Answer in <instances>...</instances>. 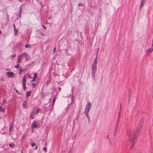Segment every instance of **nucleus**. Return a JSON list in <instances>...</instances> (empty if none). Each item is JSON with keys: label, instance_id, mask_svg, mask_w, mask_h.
I'll return each instance as SVG.
<instances>
[{"label": "nucleus", "instance_id": "f257e3e1", "mask_svg": "<svg viewBox=\"0 0 153 153\" xmlns=\"http://www.w3.org/2000/svg\"><path fill=\"white\" fill-rule=\"evenodd\" d=\"M40 109L37 107H33V111L31 112L30 117V119H33L34 118V115H36L39 112Z\"/></svg>", "mask_w": 153, "mask_h": 153}, {"label": "nucleus", "instance_id": "f03ea898", "mask_svg": "<svg viewBox=\"0 0 153 153\" xmlns=\"http://www.w3.org/2000/svg\"><path fill=\"white\" fill-rule=\"evenodd\" d=\"M91 108V102H89L87 103L85 106V107L84 111V113L85 114L88 119H89V116L88 115V112Z\"/></svg>", "mask_w": 153, "mask_h": 153}, {"label": "nucleus", "instance_id": "7ed1b4c3", "mask_svg": "<svg viewBox=\"0 0 153 153\" xmlns=\"http://www.w3.org/2000/svg\"><path fill=\"white\" fill-rule=\"evenodd\" d=\"M97 70V65H92L91 74L92 77L94 79H95V73Z\"/></svg>", "mask_w": 153, "mask_h": 153}, {"label": "nucleus", "instance_id": "20e7f679", "mask_svg": "<svg viewBox=\"0 0 153 153\" xmlns=\"http://www.w3.org/2000/svg\"><path fill=\"white\" fill-rule=\"evenodd\" d=\"M134 131L133 129H131L130 131L127 133L128 135L130 140H133L134 137Z\"/></svg>", "mask_w": 153, "mask_h": 153}, {"label": "nucleus", "instance_id": "39448f33", "mask_svg": "<svg viewBox=\"0 0 153 153\" xmlns=\"http://www.w3.org/2000/svg\"><path fill=\"white\" fill-rule=\"evenodd\" d=\"M142 128V127H140L138 128V126H137L136 130L134 133V138H135L136 140H137V137L139 135V134L141 132L140 129Z\"/></svg>", "mask_w": 153, "mask_h": 153}, {"label": "nucleus", "instance_id": "423d86ee", "mask_svg": "<svg viewBox=\"0 0 153 153\" xmlns=\"http://www.w3.org/2000/svg\"><path fill=\"white\" fill-rule=\"evenodd\" d=\"M6 74L8 78L11 77L13 78L15 76V74L13 72H6Z\"/></svg>", "mask_w": 153, "mask_h": 153}, {"label": "nucleus", "instance_id": "0eeeda50", "mask_svg": "<svg viewBox=\"0 0 153 153\" xmlns=\"http://www.w3.org/2000/svg\"><path fill=\"white\" fill-rule=\"evenodd\" d=\"M144 121V117H143L141 118V119L140 120L139 122L138 125V128L140 127H142L143 126V122Z\"/></svg>", "mask_w": 153, "mask_h": 153}, {"label": "nucleus", "instance_id": "6e6552de", "mask_svg": "<svg viewBox=\"0 0 153 153\" xmlns=\"http://www.w3.org/2000/svg\"><path fill=\"white\" fill-rule=\"evenodd\" d=\"M37 122L36 121H34L32 124L31 127L32 128H36L37 127L38 125L36 124Z\"/></svg>", "mask_w": 153, "mask_h": 153}, {"label": "nucleus", "instance_id": "1a4fd4ad", "mask_svg": "<svg viewBox=\"0 0 153 153\" xmlns=\"http://www.w3.org/2000/svg\"><path fill=\"white\" fill-rule=\"evenodd\" d=\"M97 53L96 58L94 59L93 63L92 64H93L95 65H97Z\"/></svg>", "mask_w": 153, "mask_h": 153}, {"label": "nucleus", "instance_id": "9d476101", "mask_svg": "<svg viewBox=\"0 0 153 153\" xmlns=\"http://www.w3.org/2000/svg\"><path fill=\"white\" fill-rule=\"evenodd\" d=\"M22 54H20L18 56V60L17 62V63H19L22 60Z\"/></svg>", "mask_w": 153, "mask_h": 153}, {"label": "nucleus", "instance_id": "9b49d317", "mask_svg": "<svg viewBox=\"0 0 153 153\" xmlns=\"http://www.w3.org/2000/svg\"><path fill=\"white\" fill-rule=\"evenodd\" d=\"M132 144L131 145V147L130 150H131L132 149L133 147L134 146V145L135 143L136 142V140L135 138H134V139H133V140H132Z\"/></svg>", "mask_w": 153, "mask_h": 153}, {"label": "nucleus", "instance_id": "f8f14e48", "mask_svg": "<svg viewBox=\"0 0 153 153\" xmlns=\"http://www.w3.org/2000/svg\"><path fill=\"white\" fill-rule=\"evenodd\" d=\"M153 50V47L152 49L148 48L146 50V52L147 54H149Z\"/></svg>", "mask_w": 153, "mask_h": 153}, {"label": "nucleus", "instance_id": "ddd939ff", "mask_svg": "<svg viewBox=\"0 0 153 153\" xmlns=\"http://www.w3.org/2000/svg\"><path fill=\"white\" fill-rule=\"evenodd\" d=\"M22 13V6H21L20 7L19 12V14H18V16L19 18H20L21 17Z\"/></svg>", "mask_w": 153, "mask_h": 153}, {"label": "nucleus", "instance_id": "4468645a", "mask_svg": "<svg viewBox=\"0 0 153 153\" xmlns=\"http://www.w3.org/2000/svg\"><path fill=\"white\" fill-rule=\"evenodd\" d=\"M13 126V124L10 123V128H9V131L10 132H11V130L13 128V127L12 126Z\"/></svg>", "mask_w": 153, "mask_h": 153}, {"label": "nucleus", "instance_id": "2eb2a0df", "mask_svg": "<svg viewBox=\"0 0 153 153\" xmlns=\"http://www.w3.org/2000/svg\"><path fill=\"white\" fill-rule=\"evenodd\" d=\"M31 91H29L27 92L26 95V97L27 98L29 96H30L31 95Z\"/></svg>", "mask_w": 153, "mask_h": 153}, {"label": "nucleus", "instance_id": "dca6fc26", "mask_svg": "<svg viewBox=\"0 0 153 153\" xmlns=\"http://www.w3.org/2000/svg\"><path fill=\"white\" fill-rule=\"evenodd\" d=\"M27 101H25L23 102L22 105L23 106L25 107V108H26L27 107Z\"/></svg>", "mask_w": 153, "mask_h": 153}, {"label": "nucleus", "instance_id": "f3484780", "mask_svg": "<svg viewBox=\"0 0 153 153\" xmlns=\"http://www.w3.org/2000/svg\"><path fill=\"white\" fill-rule=\"evenodd\" d=\"M26 79L25 77V75L24 76L23 79V83L26 84Z\"/></svg>", "mask_w": 153, "mask_h": 153}, {"label": "nucleus", "instance_id": "a211bd4d", "mask_svg": "<svg viewBox=\"0 0 153 153\" xmlns=\"http://www.w3.org/2000/svg\"><path fill=\"white\" fill-rule=\"evenodd\" d=\"M120 114H121L120 112H119V113H118V116L117 120V123H118L119 122V118H120Z\"/></svg>", "mask_w": 153, "mask_h": 153}, {"label": "nucleus", "instance_id": "6ab92c4d", "mask_svg": "<svg viewBox=\"0 0 153 153\" xmlns=\"http://www.w3.org/2000/svg\"><path fill=\"white\" fill-rule=\"evenodd\" d=\"M18 32V30L16 29V28L15 29H14V33L15 35L16 36Z\"/></svg>", "mask_w": 153, "mask_h": 153}, {"label": "nucleus", "instance_id": "aec40b11", "mask_svg": "<svg viewBox=\"0 0 153 153\" xmlns=\"http://www.w3.org/2000/svg\"><path fill=\"white\" fill-rule=\"evenodd\" d=\"M23 90L25 91L26 89V84L23 83Z\"/></svg>", "mask_w": 153, "mask_h": 153}, {"label": "nucleus", "instance_id": "412c9836", "mask_svg": "<svg viewBox=\"0 0 153 153\" xmlns=\"http://www.w3.org/2000/svg\"><path fill=\"white\" fill-rule=\"evenodd\" d=\"M145 3H143V2H141L140 6V9H141L142 7L143 6V4Z\"/></svg>", "mask_w": 153, "mask_h": 153}, {"label": "nucleus", "instance_id": "4be33fe9", "mask_svg": "<svg viewBox=\"0 0 153 153\" xmlns=\"http://www.w3.org/2000/svg\"><path fill=\"white\" fill-rule=\"evenodd\" d=\"M25 47L26 48H30V45L29 44H27L25 45Z\"/></svg>", "mask_w": 153, "mask_h": 153}, {"label": "nucleus", "instance_id": "5701e85b", "mask_svg": "<svg viewBox=\"0 0 153 153\" xmlns=\"http://www.w3.org/2000/svg\"><path fill=\"white\" fill-rule=\"evenodd\" d=\"M0 111H2L3 112H4L5 111V110L4 108H1V107L0 106Z\"/></svg>", "mask_w": 153, "mask_h": 153}, {"label": "nucleus", "instance_id": "b1692460", "mask_svg": "<svg viewBox=\"0 0 153 153\" xmlns=\"http://www.w3.org/2000/svg\"><path fill=\"white\" fill-rule=\"evenodd\" d=\"M9 146H10V147H11V148H14V144H10Z\"/></svg>", "mask_w": 153, "mask_h": 153}, {"label": "nucleus", "instance_id": "393cba45", "mask_svg": "<svg viewBox=\"0 0 153 153\" xmlns=\"http://www.w3.org/2000/svg\"><path fill=\"white\" fill-rule=\"evenodd\" d=\"M14 89L15 90V91L17 94H18V95H20V93L18 91V90L17 89H16L15 88Z\"/></svg>", "mask_w": 153, "mask_h": 153}, {"label": "nucleus", "instance_id": "a878e982", "mask_svg": "<svg viewBox=\"0 0 153 153\" xmlns=\"http://www.w3.org/2000/svg\"><path fill=\"white\" fill-rule=\"evenodd\" d=\"M0 81H4V78L3 77H1L0 78Z\"/></svg>", "mask_w": 153, "mask_h": 153}, {"label": "nucleus", "instance_id": "bb28decb", "mask_svg": "<svg viewBox=\"0 0 153 153\" xmlns=\"http://www.w3.org/2000/svg\"><path fill=\"white\" fill-rule=\"evenodd\" d=\"M55 101V97L53 99V102H52V105H54V102Z\"/></svg>", "mask_w": 153, "mask_h": 153}, {"label": "nucleus", "instance_id": "cd10ccee", "mask_svg": "<svg viewBox=\"0 0 153 153\" xmlns=\"http://www.w3.org/2000/svg\"><path fill=\"white\" fill-rule=\"evenodd\" d=\"M19 64H18L17 65H16L15 66V68H19Z\"/></svg>", "mask_w": 153, "mask_h": 153}, {"label": "nucleus", "instance_id": "c85d7f7f", "mask_svg": "<svg viewBox=\"0 0 153 153\" xmlns=\"http://www.w3.org/2000/svg\"><path fill=\"white\" fill-rule=\"evenodd\" d=\"M35 79H36V78H35V77H33V79L32 80H31L30 81L31 82H34V81Z\"/></svg>", "mask_w": 153, "mask_h": 153}, {"label": "nucleus", "instance_id": "c756f323", "mask_svg": "<svg viewBox=\"0 0 153 153\" xmlns=\"http://www.w3.org/2000/svg\"><path fill=\"white\" fill-rule=\"evenodd\" d=\"M83 6V4L81 3H79L78 4V6Z\"/></svg>", "mask_w": 153, "mask_h": 153}, {"label": "nucleus", "instance_id": "7c9ffc66", "mask_svg": "<svg viewBox=\"0 0 153 153\" xmlns=\"http://www.w3.org/2000/svg\"><path fill=\"white\" fill-rule=\"evenodd\" d=\"M43 150H45V152H46L47 151V148L46 147H44L43 148Z\"/></svg>", "mask_w": 153, "mask_h": 153}, {"label": "nucleus", "instance_id": "2f4dec72", "mask_svg": "<svg viewBox=\"0 0 153 153\" xmlns=\"http://www.w3.org/2000/svg\"><path fill=\"white\" fill-rule=\"evenodd\" d=\"M26 59L27 60H28V59L27 58V56H29L28 55V54H27V53H26Z\"/></svg>", "mask_w": 153, "mask_h": 153}, {"label": "nucleus", "instance_id": "473e14b6", "mask_svg": "<svg viewBox=\"0 0 153 153\" xmlns=\"http://www.w3.org/2000/svg\"><path fill=\"white\" fill-rule=\"evenodd\" d=\"M19 69H20V71L19 72V73L20 74L21 73V72L22 71V68H20Z\"/></svg>", "mask_w": 153, "mask_h": 153}, {"label": "nucleus", "instance_id": "72a5a7b5", "mask_svg": "<svg viewBox=\"0 0 153 153\" xmlns=\"http://www.w3.org/2000/svg\"><path fill=\"white\" fill-rule=\"evenodd\" d=\"M33 143L32 144L31 146L32 147L34 146L35 145V143H33V142H32Z\"/></svg>", "mask_w": 153, "mask_h": 153}, {"label": "nucleus", "instance_id": "f704fd0d", "mask_svg": "<svg viewBox=\"0 0 153 153\" xmlns=\"http://www.w3.org/2000/svg\"><path fill=\"white\" fill-rule=\"evenodd\" d=\"M13 27H14V29H15L16 28V26H15V24H13Z\"/></svg>", "mask_w": 153, "mask_h": 153}, {"label": "nucleus", "instance_id": "c9c22d12", "mask_svg": "<svg viewBox=\"0 0 153 153\" xmlns=\"http://www.w3.org/2000/svg\"><path fill=\"white\" fill-rule=\"evenodd\" d=\"M33 86V87H34V88L36 87L34 83H32Z\"/></svg>", "mask_w": 153, "mask_h": 153}, {"label": "nucleus", "instance_id": "e433bc0d", "mask_svg": "<svg viewBox=\"0 0 153 153\" xmlns=\"http://www.w3.org/2000/svg\"><path fill=\"white\" fill-rule=\"evenodd\" d=\"M146 1V0H142L141 2H143V3H145Z\"/></svg>", "mask_w": 153, "mask_h": 153}, {"label": "nucleus", "instance_id": "4c0bfd02", "mask_svg": "<svg viewBox=\"0 0 153 153\" xmlns=\"http://www.w3.org/2000/svg\"><path fill=\"white\" fill-rule=\"evenodd\" d=\"M56 48L55 47L53 49V53H54L56 51Z\"/></svg>", "mask_w": 153, "mask_h": 153}, {"label": "nucleus", "instance_id": "58836bf2", "mask_svg": "<svg viewBox=\"0 0 153 153\" xmlns=\"http://www.w3.org/2000/svg\"><path fill=\"white\" fill-rule=\"evenodd\" d=\"M36 145V146L35 147V150H37V148H38V146H37Z\"/></svg>", "mask_w": 153, "mask_h": 153}, {"label": "nucleus", "instance_id": "ea45409f", "mask_svg": "<svg viewBox=\"0 0 153 153\" xmlns=\"http://www.w3.org/2000/svg\"><path fill=\"white\" fill-rule=\"evenodd\" d=\"M37 75V74H36V73L35 74L34 77H35V78H36V76Z\"/></svg>", "mask_w": 153, "mask_h": 153}, {"label": "nucleus", "instance_id": "a19ab883", "mask_svg": "<svg viewBox=\"0 0 153 153\" xmlns=\"http://www.w3.org/2000/svg\"><path fill=\"white\" fill-rule=\"evenodd\" d=\"M40 34H41L42 36H44L45 35L44 33H42V32H41Z\"/></svg>", "mask_w": 153, "mask_h": 153}, {"label": "nucleus", "instance_id": "79ce46f5", "mask_svg": "<svg viewBox=\"0 0 153 153\" xmlns=\"http://www.w3.org/2000/svg\"><path fill=\"white\" fill-rule=\"evenodd\" d=\"M61 88H60V87L59 88V91H61Z\"/></svg>", "mask_w": 153, "mask_h": 153}, {"label": "nucleus", "instance_id": "37998d69", "mask_svg": "<svg viewBox=\"0 0 153 153\" xmlns=\"http://www.w3.org/2000/svg\"><path fill=\"white\" fill-rule=\"evenodd\" d=\"M121 108H122L121 105L120 104V111H121Z\"/></svg>", "mask_w": 153, "mask_h": 153}, {"label": "nucleus", "instance_id": "c03bdc74", "mask_svg": "<svg viewBox=\"0 0 153 153\" xmlns=\"http://www.w3.org/2000/svg\"><path fill=\"white\" fill-rule=\"evenodd\" d=\"M16 56V54H14L13 55V56H12V57H14L15 56Z\"/></svg>", "mask_w": 153, "mask_h": 153}, {"label": "nucleus", "instance_id": "a18cd8bd", "mask_svg": "<svg viewBox=\"0 0 153 153\" xmlns=\"http://www.w3.org/2000/svg\"><path fill=\"white\" fill-rule=\"evenodd\" d=\"M152 47H153V40H152Z\"/></svg>", "mask_w": 153, "mask_h": 153}, {"label": "nucleus", "instance_id": "49530a36", "mask_svg": "<svg viewBox=\"0 0 153 153\" xmlns=\"http://www.w3.org/2000/svg\"><path fill=\"white\" fill-rule=\"evenodd\" d=\"M42 26L45 29H46V27L44 26Z\"/></svg>", "mask_w": 153, "mask_h": 153}, {"label": "nucleus", "instance_id": "de8ad7c7", "mask_svg": "<svg viewBox=\"0 0 153 153\" xmlns=\"http://www.w3.org/2000/svg\"><path fill=\"white\" fill-rule=\"evenodd\" d=\"M99 48H98V49H97V53L98 54V52H99Z\"/></svg>", "mask_w": 153, "mask_h": 153}, {"label": "nucleus", "instance_id": "09e8293b", "mask_svg": "<svg viewBox=\"0 0 153 153\" xmlns=\"http://www.w3.org/2000/svg\"><path fill=\"white\" fill-rule=\"evenodd\" d=\"M88 122H89V123L90 122V117H89V119H88Z\"/></svg>", "mask_w": 153, "mask_h": 153}, {"label": "nucleus", "instance_id": "8fccbe9b", "mask_svg": "<svg viewBox=\"0 0 153 153\" xmlns=\"http://www.w3.org/2000/svg\"><path fill=\"white\" fill-rule=\"evenodd\" d=\"M19 1L21 2H22V0H19Z\"/></svg>", "mask_w": 153, "mask_h": 153}, {"label": "nucleus", "instance_id": "3c124183", "mask_svg": "<svg viewBox=\"0 0 153 153\" xmlns=\"http://www.w3.org/2000/svg\"><path fill=\"white\" fill-rule=\"evenodd\" d=\"M30 75H29V77H30Z\"/></svg>", "mask_w": 153, "mask_h": 153}, {"label": "nucleus", "instance_id": "603ef678", "mask_svg": "<svg viewBox=\"0 0 153 153\" xmlns=\"http://www.w3.org/2000/svg\"><path fill=\"white\" fill-rule=\"evenodd\" d=\"M57 64V65H59V64L58 63Z\"/></svg>", "mask_w": 153, "mask_h": 153}, {"label": "nucleus", "instance_id": "864d4df0", "mask_svg": "<svg viewBox=\"0 0 153 153\" xmlns=\"http://www.w3.org/2000/svg\"><path fill=\"white\" fill-rule=\"evenodd\" d=\"M73 96H72V97L71 98H72V99H73Z\"/></svg>", "mask_w": 153, "mask_h": 153}, {"label": "nucleus", "instance_id": "5fc2aeb1", "mask_svg": "<svg viewBox=\"0 0 153 153\" xmlns=\"http://www.w3.org/2000/svg\"><path fill=\"white\" fill-rule=\"evenodd\" d=\"M117 127H116V128H117Z\"/></svg>", "mask_w": 153, "mask_h": 153}, {"label": "nucleus", "instance_id": "6e6d98bb", "mask_svg": "<svg viewBox=\"0 0 153 153\" xmlns=\"http://www.w3.org/2000/svg\"><path fill=\"white\" fill-rule=\"evenodd\" d=\"M18 19V18H17V19Z\"/></svg>", "mask_w": 153, "mask_h": 153}]
</instances>
